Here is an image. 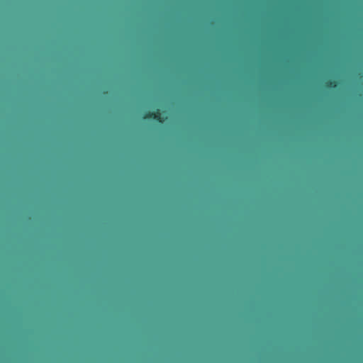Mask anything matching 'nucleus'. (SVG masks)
<instances>
[{
    "mask_svg": "<svg viewBox=\"0 0 363 363\" xmlns=\"http://www.w3.org/2000/svg\"><path fill=\"white\" fill-rule=\"evenodd\" d=\"M338 86H340V0H335V80L337 87L335 108L336 122H338L340 99L339 98Z\"/></svg>",
    "mask_w": 363,
    "mask_h": 363,
    "instance_id": "1",
    "label": "nucleus"
},
{
    "mask_svg": "<svg viewBox=\"0 0 363 363\" xmlns=\"http://www.w3.org/2000/svg\"><path fill=\"white\" fill-rule=\"evenodd\" d=\"M338 225V221L337 220V226ZM338 233L337 232V234ZM338 235H337V237ZM337 240H338V238H337ZM337 242H338V240H337ZM338 247V243H337V248ZM338 255H337V257ZM338 261L337 260V262ZM337 265H338V264L337 263ZM338 271V266H337V272ZM337 279H338V278L337 277ZM337 294H338V280H337ZM338 296V294H337V296ZM337 302H338V301L337 300ZM338 321H339V317H338V303H337V314H336V324H337V326H336V363H339V329H338Z\"/></svg>",
    "mask_w": 363,
    "mask_h": 363,
    "instance_id": "2",
    "label": "nucleus"
},
{
    "mask_svg": "<svg viewBox=\"0 0 363 363\" xmlns=\"http://www.w3.org/2000/svg\"><path fill=\"white\" fill-rule=\"evenodd\" d=\"M143 119L145 120H149V119H153L160 123H162L166 118L162 117L161 116V113L160 109H157L155 111L153 112H147L143 116Z\"/></svg>",
    "mask_w": 363,
    "mask_h": 363,
    "instance_id": "3",
    "label": "nucleus"
}]
</instances>
